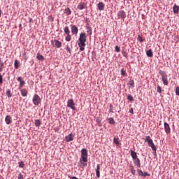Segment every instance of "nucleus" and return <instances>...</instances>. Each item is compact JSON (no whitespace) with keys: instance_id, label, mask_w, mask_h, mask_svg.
<instances>
[{"instance_id":"obj_10","label":"nucleus","mask_w":179,"mask_h":179,"mask_svg":"<svg viewBox=\"0 0 179 179\" xmlns=\"http://www.w3.org/2000/svg\"><path fill=\"white\" fill-rule=\"evenodd\" d=\"M17 82H20V87L19 89H22L24 85H26V82L22 79V77H18L17 79Z\"/></svg>"},{"instance_id":"obj_41","label":"nucleus","mask_w":179,"mask_h":179,"mask_svg":"<svg viewBox=\"0 0 179 179\" xmlns=\"http://www.w3.org/2000/svg\"><path fill=\"white\" fill-rule=\"evenodd\" d=\"M66 51L67 52H69L70 54H71V48H69V45H66Z\"/></svg>"},{"instance_id":"obj_29","label":"nucleus","mask_w":179,"mask_h":179,"mask_svg":"<svg viewBox=\"0 0 179 179\" xmlns=\"http://www.w3.org/2000/svg\"><path fill=\"white\" fill-rule=\"evenodd\" d=\"M41 125V120H36L35 121V126L36 127H40Z\"/></svg>"},{"instance_id":"obj_20","label":"nucleus","mask_w":179,"mask_h":179,"mask_svg":"<svg viewBox=\"0 0 179 179\" xmlns=\"http://www.w3.org/2000/svg\"><path fill=\"white\" fill-rule=\"evenodd\" d=\"M4 68H5V63H3L2 61V59L0 58V72H2Z\"/></svg>"},{"instance_id":"obj_22","label":"nucleus","mask_w":179,"mask_h":179,"mask_svg":"<svg viewBox=\"0 0 179 179\" xmlns=\"http://www.w3.org/2000/svg\"><path fill=\"white\" fill-rule=\"evenodd\" d=\"M146 55L147 57H149V58H152V57H153V52L152 51V50H148L146 52Z\"/></svg>"},{"instance_id":"obj_11","label":"nucleus","mask_w":179,"mask_h":179,"mask_svg":"<svg viewBox=\"0 0 179 179\" xmlns=\"http://www.w3.org/2000/svg\"><path fill=\"white\" fill-rule=\"evenodd\" d=\"M20 92L22 97H27V94H29V91H27L26 88L21 89Z\"/></svg>"},{"instance_id":"obj_18","label":"nucleus","mask_w":179,"mask_h":179,"mask_svg":"<svg viewBox=\"0 0 179 179\" xmlns=\"http://www.w3.org/2000/svg\"><path fill=\"white\" fill-rule=\"evenodd\" d=\"M128 86L129 87H131V88H134L135 87V81H134V80H130L128 83Z\"/></svg>"},{"instance_id":"obj_37","label":"nucleus","mask_w":179,"mask_h":179,"mask_svg":"<svg viewBox=\"0 0 179 179\" xmlns=\"http://www.w3.org/2000/svg\"><path fill=\"white\" fill-rule=\"evenodd\" d=\"M137 40L140 41V43H143V38H142V36H141L140 35H138Z\"/></svg>"},{"instance_id":"obj_17","label":"nucleus","mask_w":179,"mask_h":179,"mask_svg":"<svg viewBox=\"0 0 179 179\" xmlns=\"http://www.w3.org/2000/svg\"><path fill=\"white\" fill-rule=\"evenodd\" d=\"M5 121L7 125H9V124L12 122V117H10V115H7L5 118Z\"/></svg>"},{"instance_id":"obj_2","label":"nucleus","mask_w":179,"mask_h":179,"mask_svg":"<svg viewBox=\"0 0 179 179\" xmlns=\"http://www.w3.org/2000/svg\"><path fill=\"white\" fill-rule=\"evenodd\" d=\"M80 166L86 167L87 166V150L82 149L81 150V158L80 159Z\"/></svg>"},{"instance_id":"obj_26","label":"nucleus","mask_w":179,"mask_h":179,"mask_svg":"<svg viewBox=\"0 0 179 179\" xmlns=\"http://www.w3.org/2000/svg\"><path fill=\"white\" fill-rule=\"evenodd\" d=\"M113 143H115V145H120V138L115 137L113 138Z\"/></svg>"},{"instance_id":"obj_30","label":"nucleus","mask_w":179,"mask_h":179,"mask_svg":"<svg viewBox=\"0 0 179 179\" xmlns=\"http://www.w3.org/2000/svg\"><path fill=\"white\" fill-rule=\"evenodd\" d=\"M64 33L65 34H69V33H71V31H69V27H64Z\"/></svg>"},{"instance_id":"obj_51","label":"nucleus","mask_w":179,"mask_h":179,"mask_svg":"<svg viewBox=\"0 0 179 179\" xmlns=\"http://www.w3.org/2000/svg\"><path fill=\"white\" fill-rule=\"evenodd\" d=\"M0 16H1V10H0Z\"/></svg>"},{"instance_id":"obj_46","label":"nucleus","mask_w":179,"mask_h":179,"mask_svg":"<svg viewBox=\"0 0 179 179\" xmlns=\"http://www.w3.org/2000/svg\"><path fill=\"white\" fill-rule=\"evenodd\" d=\"M110 113H113V105H110V109H109Z\"/></svg>"},{"instance_id":"obj_44","label":"nucleus","mask_w":179,"mask_h":179,"mask_svg":"<svg viewBox=\"0 0 179 179\" xmlns=\"http://www.w3.org/2000/svg\"><path fill=\"white\" fill-rule=\"evenodd\" d=\"M17 178L18 179H24V178L23 177V175H22V173L18 174Z\"/></svg>"},{"instance_id":"obj_15","label":"nucleus","mask_w":179,"mask_h":179,"mask_svg":"<svg viewBox=\"0 0 179 179\" xmlns=\"http://www.w3.org/2000/svg\"><path fill=\"white\" fill-rule=\"evenodd\" d=\"M130 152H131V156L133 160H135L136 159H138V155H136V152L131 150Z\"/></svg>"},{"instance_id":"obj_36","label":"nucleus","mask_w":179,"mask_h":179,"mask_svg":"<svg viewBox=\"0 0 179 179\" xmlns=\"http://www.w3.org/2000/svg\"><path fill=\"white\" fill-rule=\"evenodd\" d=\"M127 99L129 100V101H134V96H132L131 95H128Z\"/></svg>"},{"instance_id":"obj_23","label":"nucleus","mask_w":179,"mask_h":179,"mask_svg":"<svg viewBox=\"0 0 179 179\" xmlns=\"http://www.w3.org/2000/svg\"><path fill=\"white\" fill-rule=\"evenodd\" d=\"M173 13L176 14H178L179 12V6L177 5H175L173 8Z\"/></svg>"},{"instance_id":"obj_7","label":"nucleus","mask_w":179,"mask_h":179,"mask_svg":"<svg viewBox=\"0 0 179 179\" xmlns=\"http://www.w3.org/2000/svg\"><path fill=\"white\" fill-rule=\"evenodd\" d=\"M67 107L69 108H71V110H75V103L73 102V99H69L67 101Z\"/></svg>"},{"instance_id":"obj_21","label":"nucleus","mask_w":179,"mask_h":179,"mask_svg":"<svg viewBox=\"0 0 179 179\" xmlns=\"http://www.w3.org/2000/svg\"><path fill=\"white\" fill-rule=\"evenodd\" d=\"M134 164L137 166V167H141V160L139 158H136V159H134Z\"/></svg>"},{"instance_id":"obj_39","label":"nucleus","mask_w":179,"mask_h":179,"mask_svg":"<svg viewBox=\"0 0 179 179\" xmlns=\"http://www.w3.org/2000/svg\"><path fill=\"white\" fill-rule=\"evenodd\" d=\"M71 36L70 34H67L66 37V41H71Z\"/></svg>"},{"instance_id":"obj_31","label":"nucleus","mask_w":179,"mask_h":179,"mask_svg":"<svg viewBox=\"0 0 179 179\" xmlns=\"http://www.w3.org/2000/svg\"><path fill=\"white\" fill-rule=\"evenodd\" d=\"M18 166L20 169H23V167H24V163L23 162V161L19 162Z\"/></svg>"},{"instance_id":"obj_34","label":"nucleus","mask_w":179,"mask_h":179,"mask_svg":"<svg viewBox=\"0 0 179 179\" xmlns=\"http://www.w3.org/2000/svg\"><path fill=\"white\" fill-rule=\"evenodd\" d=\"M121 75H123L124 76H125V75H127V70H125L124 69H122Z\"/></svg>"},{"instance_id":"obj_14","label":"nucleus","mask_w":179,"mask_h":179,"mask_svg":"<svg viewBox=\"0 0 179 179\" xmlns=\"http://www.w3.org/2000/svg\"><path fill=\"white\" fill-rule=\"evenodd\" d=\"M78 27L75 25H73L71 27V33H72V34H78Z\"/></svg>"},{"instance_id":"obj_1","label":"nucleus","mask_w":179,"mask_h":179,"mask_svg":"<svg viewBox=\"0 0 179 179\" xmlns=\"http://www.w3.org/2000/svg\"><path fill=\"white\" fill-rule=\"evenodd\" d=\"M86 34L81 33L78 38V45L80 48V51H85V47H86Z\"/></svg>"},{"instance_id":"obj_42","label":"nucleus","mask_w":179,"mask_h":179,"mask_svg":"<svg viewBox=\"0 0 179 179\" xmlns=\"http://www.w3.org/2000/svg\"><path fill=\"white\" fill-rule=\"evenodd\" d=\"M143 177H150V174H149L148 172H145Z\"/></svg>"},{"instance_id":"obj_48","label":"nucleus","mask_w":179,"mask_h":179,"mask_svg":"<svg viewBox=\"0 0 179 179\" xmlns=\"http://www.w3.org/2000/svg\"><path fill=\"white\" fill-rule=\"evenodd\" d=\"M129 113H130L131 114H134V108H131L129 109Z\"/></svg>"},{"instance_id":"obj_24","label":"nucleus","mask_w":179,"mask_h":179,"mask_svg":"<svg viewBox=\"0 0 179 179\" xmlns=\"http://www.w3.org/2000/svg\"><path fill=\"white\" fill-rule=\"evenodd\" d=\"M36 58L39 61H44V56L41 55L40 53H37Z\"/></svg>"},{"instance_id":"obj_43","label":"nucleus","mask_w":179,"mask_h":179,"mask_svg":"<svg viewBox=\"0 0 179 179\" xmlns=\"http://www.w3.org/2000/svg\"><path fill=\"white\" fill-rule=\"evenodd\" d=\"M176 94L179 96V87H176Z\"/></svg>"},{"instance_id":"obj_3","label":"nucleus","mask_w":179,"mask_h":179,"mask_svg":"<svg viewBox=\"0 0 179 179\" xmlns=\"http://www.w3.org/2000/svg\"><path fill=\"white\" fill-rule=\"evenodd\" d=\"M145 142H147L148 146L152 148L153 152H156V150H157L156 145H155V143H153V140H152L149 136H145Z\"/></svg>"},{"instance_id":"obj_19","label":"nucleus","mask_w":179,"mask_h":179,"mask_svg":"<svg viewBox=\"0 0 179 179\" xmlns=\"http://www.w3.org/2000/svg\"><path fill=\"white\" fill-rule=\"evenodd\" d=\"M96 174L97 178H100V165H96Z\"/></svg>"},{"instance_id":"obj_13","label":"nucleus","mask_w":179,"mask_h":179,"mask_svg":"<svg viewBox=\"0 0 179 179\" xmlns=\"http://www.w3.org/2000/svg\"><path fill=\"white\" fill-rule=\"evenodd\" d=\"M162 75V82L165 86H167L169 85V80H167V76L163 75V73H161Z\"/></svg>"},{"instance_id":"obj_33","label":"nucleus","mask_w":179,"mask_h":179,"mask_svg":"<svg viewBox=\"0 0 179 179\" xmlns=\"http://www.w3.org/2000/svg\"><path fill=\"white\" fill-rule=\"evenodd\" d=\"M6 96H8V97H12V93H10V90H7Z\"/></svg>"},{"instance_id":"obj_28","label":"nucleus","mask_w":179,"mask_h":179,"mask_svg":"<svg viewBox=\"0 0 179 179\" xmlns=\"http://www.w3.org/2000/svg\"><path fill=\"white\" fill-rule=\"evenodd\" d=\"M19 64H20V62H19V61L15 60L14 67H15V69H19Z\"/></svg>"},{"instance_id":"obj_35","label":"nucleus","mask_w":179,"mask_h":179,"mask_svg":"<svg viewBox=\"0 0 179 179\" xmlns=\"http://www.w3.org/2000/svg\"><path fill=\"white\" fill-rule=\"evenodd\" d=\"M137 173L138 174V176H141L143 177V171H142V170L141 169H137Z\"/></svg>"},{"instance_id":"obj_49","label":"nucleus","mask_w":179,"mask_h":179,"mask_svg":"<svg viewBox=\"0 0 179 179\" xmlns=\"http://www.w3.org/2000/svg\"><path fill=\"white\" fill-rule=\"evenodd\" d=\"M87 33H89V34L92 35V29L87 31Z\"/></svg>"},{"instance_id":"obj_38","label":"nucleus","mask_w":179,"mask_h":179,"mask_svg":"<svg viewBox=\"0 0 179 179\" xmlns=\"http://www.w3.org/2000/svg\"><path fill=\"white\" fill-rule=\"evenodd\" d=\"M115 51H116V52H120V51H121V49L120 48V47L118 45H116L115 47Z\"/></svg>"},{"instance_id":"obj_9","label":"nucleus","mask_w":179,"mask_h":179,"mask_svg":"<svg viewBox=\"0 0 179 179\" xmlns=\"http://www.w3.org/2000/svg\"><path fill=\"white\" fill-rule=\"evenodd\" d=\"M87 4L85 2H80L77 6L79 10H83V9H86Z\"/></svg>"},{"instance_id":"obj_6","label":"nucleus","mask_w":179,"mask_h":179,"mask_svg":"<svg viewBox=\"0 0 179 179\" xmlns=\"http://www.w3.org/2000/svg\"><path fill=\"white\" fill-rule=\"evenodd\" d=\"M52 44L54 47H56L57 48H61V47H62V43L57 39L52 40Z\"/></svg>"},{"instance_id":"obj_40","label":"nucleus","mask_w":179,"mask_h":179,"mask_svg":"<svg viewBox=\"0 0 179 179\" xmlns=\"http://www.w3.org/2000/svg\"><path fill=\"white\" fill-rule=\"evenodd\" d=\"M157 93H162V87L161 86H157Z\"/></svg>"},{"instance_id":"obj_50","label":"nucleus","mask_w":179,"mask_h":179,"mask_svg":"<svg viewBox=\"0 0 179 179\" xmlns=\"http://www.w3.org/2000/svg\"><path fill=\"white\" fill-rule=\"evenodd\" d=\"M22 27V24H20V27Z\"/></svg>"},{"instance_id":"obj_4","label":"nucleus","mask_w":179,"mask_h":179,"mask_svg":"<svg viewBox=\"0 0 179 179\" xmlns=\"http://www.w3.org/2000/svg\"><path fill=\"white\" fill-rule=\"evenodd\" d=\"M32 101L34 106H38V104L41 103V99L40 98V96L35 94L33 97Z\"/></svg>"},{"instance_id":"obj_25","label":"nucleus","mask_w":179,"mask_h":179,"mask_svg":"<svg viewBox=\"0 0 179 179\" xmlns=\"http://www.w3.org/2000/svg\"><path fill=\"white\" fill-rule=\"evenodd\" d=\"M64 12L65 13L69 16V15H71L72 13V11L71 10V8H66L65 10H64Z\"/></svg>"},{"instance_id":"obj_5","label":"nucleus","mask_w":179,"mask_h":179,"mask_svg":"<svg viewBox=\"0 0 179 179\" xmlns=\"http://www.w3.org/2000/svg\"><path fill=\"white\" fill-rule=\"evenodd\" d=\"M125 17H127V13L125 11L121 10L117 13V19H122V20H124Z\"/></svg>"},{"instance_id":"obj_16","label":"nucleus","mask_w":179,"mask_h":179,"mask_svg":"<svg viewBox=\"0 0 179 179\" xmlns=\"http://www.w3.org/2000/svg\"><path fill=\"white\" fill-rule=\"evenodd\" d=\"M104 3L103 2H99L98 4H97V8L99 9V10H104Z\"/></svg>"},{"instance_id":"obj_12","label":"nucleus","mask_w":179,"mask_h":179,"mask_svg":"<svg viewBox=\"0 0 179 179\" xmlns=\"http://www.w3.org/2000/svg\"><path fill=\"white\" fill-rule=\"evenodd\" d=\"M74 136L72 133L66 136V142H72L73 141Z\"/></svg>"},{"instance_id":"obj_47","label":"nucleus","mask_w":179,"mask_h":179,"mask_svg":"<svg viewBox=\"0 0 179 179\" xmlns=\"http://www.w3.org/2000/svg\"><path fill=\"white\" fill-rule=\"evenodd\" d=\"M3 78H2V76L0 75V83H3Z\"/></svg>"},{"instance_id":"obj_32","label":"nucleus","mask_w":179,"mask_h":179,"mask_svg":"<svg viewBox=\"0 0 179 179\" xmlns=\"http://www.w3.org/2000/svg\"><path fill=\"white\" fill-rule=\"evenodd\" d=\"M108 122H109V124H115V121H114V119L113 117L108 118Z\"/></svg>"},{"instance_id":"obj_8","label":"nucleus","mask_w":179,"mask_h":179,"mask_svg":"<svg viewBox=\"0 0 179 179\" xmlns=\"http://www.w3.org/2000/svg\"><path fill=\"white\" fill-rule=\"evenodd\" d=\"M164 127L166 134H167V135H169V134H170V132H171V129L170 128V125L169 124V123L164 122Z\"/></svg>"},{"instance_id":"obj_27","label":"nucleus","mask_w":179,"mask_h":179,"mask_svg":"<svg viewBox=\"0 0 179 179\" xmlns=\"http://www.w3.org/2000/svg\"><path fill=\"white\" fill-rule=\"evenodd\" d=\"M130 170L133 176H135V174H136V171H135V168L134 167V166H130Z\"/></svg>"},{"instance_id":"obj_45","label":"nucleus","mask_w":179,"mask_h":179,"mask_svg":"<svg viewBox=\"0 0 179 179\" xmlns=\"http://www.w3.org/2000/svg\"><path fill=\"white\" fill-rule=\"evenodd\" d=\"M122 54L123 57H124L125 58H127V52L122 51Z\"/></svg>"}]
</instances>
